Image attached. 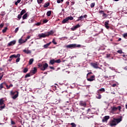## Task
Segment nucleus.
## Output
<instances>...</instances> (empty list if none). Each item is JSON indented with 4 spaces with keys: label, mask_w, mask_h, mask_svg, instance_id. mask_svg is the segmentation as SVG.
I'll return each instance as SVG.
<instances>
[{
    "label": "nucleus",
    "mask_w": 127,
    "mask_h": 127,
    "mask_svg": "<svg viewBox=\"0 0 127 127\" xmlns=\"http://www.w3.org/2000/svg\"><path fill=\"white\" fill-rule=\"evenodd\" d=\"M2 27H3V24H1L0 25V28H2Z\"/></svg>",
    "instance_id": "obj_58"
},
{
    "label": "nucleus",
    "mask_w": 127,
    "mask_h": 127,
    "mask_svg": "<svg viewBox=\"0 0 127 127\" xmlns=\"http://www.w3.org/2000/svg\"><path fill=\"white\" fill-rule=\"evenodd\" d=\"M109 119H110V116H105L102 119L103 123H107V122H108V120H109Z\"/></svg>",
    "instance_id": "obj_7"
},
{
    "label": "nucleus",
    "mask_w": 127,
    "mask_h": 127,
    "mask_svg": "<svg viewBox=\"0 0 127 127\" xmlns=\"http://www.w3.org/2000/svg\"><path fill=\"white\" fill-rule=\"evenodd\" d=\"M25 42H26V41H25V40H24L22 38H20L18 40V43H19V44H22V43H25Z\"/></svg>",
    "instance_id": "obj_16"
},
{
    "label": "nucleus",
    "mask_w": 127,
    "mask_h": 127,
    "mask_svg": "<svg viewBox=\"0 0 127 127\" xmlns=\"http://www.w3.org/2000/svg\"><path fill=\"white\" fill-rule=\"evenodd\" d=\"M36 72H37V68L36 67H35L33 69L31 70L30 73L32 74L33 75H34V74H35Z\"/></svg>",
    "instance_id": "obj_13"
},
{
    "label": "nucleus",
    "mask_w": 127,
    "mask_h": 127,
    "mask_svg": "<svg viewBox=\"0 0 127 127\" xmlns=\"http://www.w3.org/2000/svg\"><path fill=\"white\" fill-rule=\"evenodd\" d=\"M5 107V106L4 104L3 106H0V111H1L2 110V109H4Z\"/></svg>",
    "instance_id": "obj_39"
},
{
    "label": "nucleus",
    "mask_w": 127,
    "mask_h": 127,
    "mask_svg": "<svg viewBox=\"0 0 127 127\" xmlns=\"http://www.w3.org/2000/svg\"><path fill=\"white\" fill-rule=\"evenodd\" d=\"M122 122L121 118L115 119L114 118L113 120H111L109 122V126L110 127H115L119 124V123H121Z\"/></svg>",
    "instance_id": "obj_1"
},
{
    "label": "nucleus",
    "mask_w": 127,
    "mask_h": 127,
    "mask_svg": "<svg viewBox=\"0 0 127 127\" xmlns=\"http://www.w3.org/2000/svg\"><path fill=\"white\" fill-rule=\"evenodd\" d=\"M64 1V0H57V2L58 3H60L61 2H63Z\"/></svg>",
    "instance_id": "obj_41"
},
{
    "label": "nucleus",
    "mask_w": 127,
    "mask_h": 127,
    "mask_svg": "<svg viewBox=\"0 0 127 127\" xmlns=\"http://www.w3.org/2000/svg\"><path fill=\"white\" fill-rule=\"evenodd\" d=\"M18 57H20V54L12 55L9 57V58L10 59H11V58H18Z\"/></svg>",
    "instance_id": "obj_11"
},
{
    "label": "nucleus",
    "mask_w": 127,
    "mask_h": 127,
    "mask_svg": "<svg viewBox=\"0 0 127 127\" xmlns=\"http://www.w3.org/2000/svg\"><path fill=\"white\" fill-rule=\"evenodd\" d=\"M66 48H76V47H81V45L70 44L66 46Z\"/></svg>",
    "instance_id": "obj_3"
},
{
    "label": "nucleus",
    "mask_w": 127,
    "mask_h": 127,
    "mask_svg": "<svg viewBox=\"0 0 127 127\" xmlns=\"http://www.w3.org/2000/svg\"><path fill=\"white\" fill-rule=\"evenodd\" d=\"M68 20H68V18L66 17L63 20L62 22H63V23H66V22H67V21H68Z\"/></svg>",
    "instance_id": "obj_24"
},
{
    "label": "nucleus",
    "mask_w": 127,
    "mask_h": 127,
    "mask_svg": "<svg viewBox=\"0 0 127 127\" xmlns=\"http://www.w3.org/2000/svg\"><path fill=\"white\" fill-rule=\"evenodd\" d=\"M50 44H51V42H50L49 43L44 45L43 46L44 48H48V47L50 46Z\"/></svg>",
    "instance_id": "obj_17"
},
{
    "label": "nucleus",
    "mask_w": 127,
    "mask_h": 127,
    "mask_svg": "<svg viewBox=\"0 0 127 127\" xmlns=\"http://www.w3.org/2000/svg\"><path fill=\"white\" fill-rule=\"evenodd\" d=\"M3 99L1 98L0 99V105L2 106V105H4Z\"/></svg>",
    "instance_id": "obj_21"
},
{
    "label": "nucleus",
    "mask_w": 127,
    "mask_h": 127,
    "mask_svg": "<svg viewBox=\"0 0 127 127\" xmlns=\"http://www.w3.org/2000/svg\"><path fill=\"white\" fill-rule=\"evenodd\" d=\"M5 86L6 87V88L7 89H9V88L11 87H13V85L12 84H10L9 86L7 85V84H6V83H5Z\"/></svg>",
    "instance_id": "obj_26"
},
{
    "label": "nucleus",
    "mask_w": 127,
    "mask_h": 127,
    "mask_svg": "<svg viewBox=\"0 0 127 127\" xmlns=\"http://www.w3.org/2000/svg\"><path fill=\"white\" fill-rule=\"evenodd\" d=\"M29 38H30V36H28L27 38L25 39L26 42V41H27V40H28V39H29Z\"/></svg>",
    "instance_id": "obj_47"
},
{
    "label": "nucleus",
    "mask_w": 127,
    "mask_h": 127,
    "mask_svg": "<svg viewBox=\"0 0 127 127\" xmlns=\"http://www.w3.org/2000/svg\"><path fill=\"white\" fill-rule=\"evenodd\" d=\"M19 61H20V57H18L17 58L16 60V62H19Z\"/></svg>",
    "instance_id": "obj_44"
},
{
    "label": "nucleus",
    "mask_w": 127,
    "mask_h": 127,
    "mask_svg": "<svg viewBox=\"0 0 127 127\" xmlns=\"http://www.w3.org/2000/svg\"><path fill=\"white\" fill-rule=\"evenodd\" d=\"M25 12H26V11L24 9L22 10V11L20 12L21 15H23V14H24Z\"/></svg>",
    "instance_id": "obj_32"
},
{
    "label": "nucleus",
    "mask_w": 127,
    "mask_h": 127,
    "mask_svg": "<svg viewBox=\"0 0 127 127\" xmlns=\"http://www.w3.org/2000/svg\"><path fill=\"white\" fill-rule=\"evenodd\" d=\"M118 53H119V54H123V51L122 50H119L117 51Z\"/></svg>",
    "instance_id": "obj_42"
},
{
    "label": "nucleus",
    "mask_w": 127,
    "mask_h": 127,
    "mask_svg": "<svg viewBox=\"0 0 127 127\" xmlns=\"http://www.w3.org/2000/svg\"><path fill=\"white\" fill-rule=\"evenodd\" d=\"M79 105L81 107H86V106H87V104L84 101H80L79 103Z\"/></svg>",
    "instance_id": "obj_14"
},
{
    "label": "nucleus",
    "mask_w": 127,
    "mask_h": 127,
    "mask_svg": "<svg viewBox=\"0 0 127 127\" xmlns=\"http://www.w3.org/2000/svg\"><path fill=\"white\" fill-rule=\"evenodd\" d=\"M104 77L105 79H108V78H109V76H104Z\"/></svg>",
    "instance_id": "obj_62"
},
{
    "label": "nucleus",
    "mask_w": 127,
    "mask_h": 127,
    "mask_svg": "<svg viewBox=\"0 0 127 127\" xmlns=\"http://www.w3.org/2000/svg\"><path fill=\"white\" fill-rule=\"evenodd\" d=\"M97 99H102V95L101 94H97V96H96Z\"/></svg>",
    "instance_id": "obj_34"
},
{
    "label": "nucleus",
    "mask_w": 127,
    "mask_h": 127,
    "mask_svg": "<svg viewBox=\"0 0 127 127\" xmlns=\"http://www.w3.org/2000/svg\"><path fill=\"white\" fill-rule=\"evenodd\" d=\"M33 21H34V20L33 19H31L29 20V23H32V22H33Z\"/></svg>",
    "instance_id": "obj_46"
},
{
    "label": "nucleus",
    "mask_w": 127,
    "mask_h": 127,
    "mask_svg": "<svg viewBox=\"0 0 127 127\" xmlns=\"http://www.w3.org/2000/svg\"><path fill=\"white\" fill-rule=\"evenodd\" d=\"M7 27H5V28L2 30V32L3 33H5V32H6V31H7Z\"/></svg>",
    "instance_id": "obj_33"
},
{
    "label": "nucleus",
    "mask_w": 127,
    "mask_h": 127,
    "mask_svg": "<svg viewBox=\"0 0 127 127\" xmlns=\"http://www.w3.org/2000/svg\"><path fill=\"white\" fill-rule=\"evenodd\" d=\"M95 75H92L90 78H87V80L89 82H93V81H95Z\"/></svg>",
    "instance_id": "obj_8"
},
{
    "label": "nucleus",
    "mask_w": 127,
    "mask_h": 127,
    "mask_svg": "<svg viewBox=\"0 0 127 127\" xmlns=\"http://www.w3.org/2000/svg\"><path fill=\"white\" fill-rule=\"evenodd\" d=\"M55 63H58V64H59V63H61V60H60V59H58V60H55Z\"/></svg>",
    "instance_id": "obj_31"
},
{
    "label": "nucleus",
    "mask_w": 127,
    "mask_h": 127,
    "mask_svg": "<svg viewBox=\"0 0 127 127\" xmlns=\"http://www.w3.org/2000/svg\"><path fill=\"white\" fill-rule=\"evenodd\" d=\"M102 16H103L104 17H107V14H106L105 12H104Z\"/></svg>",
    "instance_id": "obj_52"
},
{
    "label": "nucleus",
    "mask_w": 127,
    "mask_h": 127,
    "mask_svg": "<svg viewBox=\"0 0 127 127\" xmlns=\"http://www.w3.org/2000/svg\"><path fill=\"white\" fill-rule=\"evenodd\" d=\"M5 85V82H3L0 84V90L3 88V85Z\"/></svg>",
    "instance_id": "obj_25"
},
{
    "label": "nucleus",
    "mask_w": 127,
    "mask_h": 127,
    "mask_svg": "<svg viewBox=\"0 0 127 127\" xmlns=\"http://www.w3.org/2000/svg\"><path fill=\"white\" fill-rule=\"evenodd\" d=\"M94 6H95V2H93V3H92L91 4H90V7H94Z\"/></svg>",
    "instance_id": "obj_45"
},
{
    "label": "nucleus",
    "mask_w": 127,
    "mask_h": 127,
    "mask_svg": "<svg viewBox=\"0 0 127 127\" xmlns=\"http://www.w3.org/2000/svg\"><path fill=\"white\" fill-rule=\"evenodd\" d=\"M20 1H21V0H17V2L18 3H19V2H20Z\"/></svg>",
    "instance_id": "obj_64"
},
{
    "label": "nucleus",
    "mask_w": 127,
    "mask_h": 127,
    "mask_svg": "<svg viewBox=\"0 0 127 127\" xmlns=\"http://www.w3.org/2000/svg\"><path fill=\"white\" fill-rule=\"evenodd\" d=\"M28 71V68H24L23 69V73H26Z\"/></svg>",
    "instance_id": "obj_37"
},
{
    "label": "nucleus",
    "mask_w": 127,
    "mask_h": 127,
    "mask_svg": "<svg viewBox=\"0 0 127 127\" xmlns=\"http://www.w3.org/2000/svg\"><path fill=\"white\" fill-rule=\"evenodd\" d=\"M74 18H73V17L72 16L67 17V19H68V20H73Z\"/></svg>",
    "instance_id": "obj_35"
},
{
    "label": "nucleus",
    "mask_w": 127,
    "mask_h": 127,
    "mask_svg": "<svg viewBox=\"0 0 127 127\" xmlns=\"http://www.w3.org/2000/svg\"><path fill=\"white\" fill-rule=\"evenodd\" d=\"M2 77H3V74L0 73V81L2 79Z\"/></svg>",
    "instance_id": "obj_48"
},
{
    "label": "nucleus",
    "mask_w": 127,
    "mask_h": 127,
    "mask_svg": "<svg viewBox=\"0 0 127 127\" xmlns=\"http://www.w3.org/2000/svg\"><path fill=\"white\" fill-rule=\"evenodd\" d=\"M17 93H18V91H10V94L12 95V96H13V95H15L16 94H17Z\"/></svg>",
    "instance_id": "obj_22"
},
{
    "label": "nucleus",
    "mask_w": 127,
    "mask_h": 127,
    "mask_svg": "<svg viewBox=\"0 0 127 127\" xmlns=\"http://www.w3.org/2000/svg\"><path fill=\"white\" fill-rule=\"evenodd\" d=\"M48 67V64L45 63L43 64V67L41 68V70L42 71H44L46 70V69H47Z\"/></svg>",
    "instance_id": "obj_9"
},
{
    "label": "nucleus",
    "mask_w": 127,
    "mask_h": 127,
    "mask_svg": "<svg viewBox=\"0 0 127 127\" xmlns=\"http://www.w3.org/2000/svg\"><path fill=\"white\" fill-rule=\"evenodd\" d=\"M116 86H117V84H112V87H115Z\"/></svg>",
    "instance_id": "obj_57"
},
{
    "label": "nucleus",
    "mask_w": 127,
    "mask_h": 127,
    "mask_svg": "<svg viewBox=\"0 0 127 127\" xmlns=\"http://www.w3.org/2000/svg\"><path fill=\"white\" fill-rule=\"evenodd\" d=\"M23 52H24V53H26V54H30V53H31V51L27 50H23Z\"/></svg>",
    "instance_id": "obj_20"
},
{
    "label": "nucleus",
    "mask_w": 127,
    "mask_h": 127,
    "mask_svg": "<svg viewBox=\"0 0 127 127\" xmlns=\"http://www.w3.org/2000/svg\"><path fill=\"white\" fill-rule=\"evenodd\" d=\"M18 29H19L18 27L16 28V29H15V31H14L15 33H16L17 32V31H18Z\"/></svg>",
    "instance_id": "obj_50"
},
{
    "label": "nucleus",
    "mask_w": 127,
    "mask_h": 127,
    "mask_svg": "<svg viewBox=\"0 0 127 127\" xmlns=\"http://www.w3.org/2000/svg\"><path fill=\"white\" fill-rule=\"evenodd\" d=\"M124 70H126V71H127V66H125L124 68Z\"/></svg>",
    "instance_id": "obj_61"
},
{
    "label": "nucleus",
    "mask_w": 127,
    "mask_h": 127,
    "mask_svg": "<svg viewBox=\"0 0 127 127\" xmlns=\"http://www.w3.org/2000/svg\"><path fill=\"white\" fill-rule=\"evenodd\" d=\"M47 34V37L50 36V35H53L54 34L55 32L53 30H51L50 32H46Z\"/></svg>",
    "instance_id": "obj_10"
},
{
    "label": "nucleus",
    "mask_w": 127,
    "mask_h": 127,
    "mask_svg": "<svg viewBox=\"0 0 127 127\" xmlns=\"http://www.w3.org/2000/svg\"><path fill=\"white\" fill-rule=\"evenodd\" d=\"M91 66L93 67V68H95V69H101L99 67V64H98V63H91L90 64Z\"/></svg>",
    "instance_id": "obj_4"
},
{
    "label": "nucleus",
    "mask_w": 127,
    "mask_h": 127,
    "mask_svg": "<svg viewBox=\"0 0 127 127\" xmlns=\"http://www.w3.org/2000/svg\"><path fill=\"white\" fill-rule=\"evenodd\" d=\"M17 97H18V92H17V93L16 94H15L14 96H13L12 97V99H13V100H15V99H16V98H17Z\"/></svg>",
    "instance_id": "obj_19"
},
{
    "label": "nucleus",
    "mask_w": 127,
    "mask_h": 127,
    "mask_svg": "<svg viewBox=\"0 0 127 127\" xmlns=\"http://www.w3.org/2000/svg\"><path fill=\"white\" fill-rule=\"evenodd\" d=\"M38 36L40 38H44L45 37H47V35L46 32L45 33L39 34L38 35Z\"/></svg>",
    "instance_id": "obj_6"
},
{
    "label": "nucleus",
    "mask_w": 127,
    "mask_h": 127,
    "mask_svg": "<svg viewBox=\"0 0 127 127\" xmlns=\"http://www.w3.org/2000/svg\"><path fill=\"white\" fill-rule=\"evenodd\" d=\"M76 28H75V27L74 26L73 27L71 28V30H72V31H74V30H76Z\"/></svg>",
    "instance_id": "obj_53"
},
{
    "label": "nucleus",
    "mask_w": 127,
    "mask_h": 127,
    "mask_svg": "<svg viewBox=\"0 0 127 127\" xmlns=\"http://www.w3.org/2000/svg\"><path fill=\"white\" fill-rule=\"evenodd\" d=\"M25 78H28V77H30V73H27L25 76Z\"/></svg>",
    "instance_id": "obj_43"
},
{
    "label": "nucleus",
    "mask_w": 127,
    "mask_h": 127,
    "mask_svg": "<svg viewBox=\"0 0 127 127\" xmlns=\"http://www.w3.org/2000/svg\"><path fill=\"white\" fill-rule=\"evenodd\" d=\"M50 3L49 2H47L44 4V7H48L49 6Z\"/></svg>",
    "instance_id": "obj_27"
},
{
    "label": "nucleus",
    "mask_w": 127,
    "mask_h": 127,
    "mask_svg": "<svg viewBox=\"0 0 127 127\" xmlns=\"http://www.w3.org/2000/svg\"><path fill=\"white\" fill-rule=\"evenodd\" d=\"M70 126H71L72 127H76V125L74 123H71Z\"/></svg>",
    "instance_id": "obj_36"
},
{
    "label": "nucleus",
    "mask_w": 127,
    "mask_h": 127,
    "mask_svg": "<svg viewBox=\"0 0 127 127\" xmlns=\"http://www.w3.org/2000/svg\"><path fill=\"white\" fill-rule=\"evenodd\" d=\"M104 12V11H103V10H101V11H99V13H101V14L102 13V14H103Z\"/></svg>",
    "instance_id": "obj_60"
},
{
    "label": "nucleus",
    "mask_w": 127,
    "mask_h": 127,
    "mask_svg": "<svg viewBox=\"0 0 127 127\" xmlns=\"http://www.w3.org/2000/svg\"><path fill=\"white\" fill-rule=\"evenodd\" d=\"M22 18L23 19H26V18H27V13L23 15Z\"/></svg>",
    "instance_id": "obj_29"
},
{
    "label": "nucleus",
    "mask_w": 127,
    "mask_h": 127,
    "mask_svg": "<svg viewBox=\"0 0 127 127\" xmlns=\"http://www.w3.org/2000/svg\"><path fill=\"white\" fill-rule=\"evenodd\" d=\"M109 22H110V21L109 20L106 21L104 24V25L107 29H109V28H110V26H109Z\"/></svg>",
    "instance_id": "obj_15"
},
{
    "label": "nucleus",
    "mask_w": 127,
    "mask_h": 127,
    "mask_svg": "<svg viewBox=\"0 0 127 127\" xmlns=\"http://www.w3.org/2000/svg\"><path fill=\"white\" fill-rule=\"evenodd\" d=\"M11 125H15V122H14L13 121H11Z\"/></svg>",
    "instance_id": "obj_56"
},
{
    "label": "nucleus",
    "mask_w": 127,
    "mask_h": 127,
    "mask_svg": "<svg viewBox=\"0 0 127 127\" xmlns=\"http://www.w3.org/2000/svg\"><path fill=\"white\" fill-rule=\"evenodd\" d=\"M21 14H19L18 15L17 18H18V19H20V18H21Z\"/></svg>",
    "instance_id": "obj_51"
},
{
    "label": "nucleus",
    "mask_w": 127,
    "mask_h": 127,
    "mask_svg": "<svg viewBox=\"0 0 127 127\" xmlns=\"http://www.w3.org/2000/svg\"><path fill=\"white\" fill-rule=\"evenodd\" d=\"M81 26V25H80L79 24H78L77 25L74 26V27L75 28V29H77V28H79V27H80Z\"/></svg>",
    "instance_id": "obj_38"
},
{
    "label": "nucleus",
    "mask_w": 127,
    "mask_h": 127,
    "mask_svg": "<svg viewBox=\"0 0 127 127\" xmlns=\"http://www.w3.org/2000/svg\"><path fill=\"white\" fill-rule=\"evenodd\" d=\"M121 110H122V107L121 106H119L118 107H116V106L111 107V113H115L118 110L119 111V112H121Z\"/></svg>",
    "instance_id": "obj_2"
},
{
    "label": "nucleus",
    "mask_w": 127,
    "mask_h": 127,
    "mask_svg": "<svg viewBox=\"0 0 127 127\" xmlns=\"http://www.w3.org/2000/svg\"><path fill=\"white\" fill-rule=\"evenodd\" d=\"M50 63L51 64V65H53L54 63H55V60L53 59L50 61Z\"/></svg>",
    "instance_id": "obj_28"
},
{
    "label": "nucleus",
    "mask_w": 127,
    "mask_h": 127,
    "mask_svg": "<svg viewBox=\"0 0 127 127\" xmlns=\"http://www.w3.org/2000/svg\"><path fill=\"white\" fill-rule=\"evenodd\" d=\"M87 15L85 14L84 15H81L80 17H78V19L77 20V21H80L81 20V21L84 20V18H87Z\"/></svg>",
    "instance_id": "obj_5"
},
{
    "label": "nucleus",
    "mask_w": 127,
    "mask_h": 127,
    "mask_svg": "<svg viewBox=\"0 0 127 127\" xmlns=\"http://www.w3.org/2000/svg\"><path fill=\"white\" fill-rule=\"evenodd\" d=\"M16 43V41L13 40L11 42H10L9 43L7 44V46H12L14 45Z\"/></svg>",
    "instance_id": "obj_12"
},
{
    "label": "nucleus",
    "mask_w": 127,
    "mask_h": 127,
    "mask_svg": "<svg viewBox=\"0 0 127 127\" xmlns=\"http://www.w3.org/2000/svg\"><path fill=\"white\" fill-rule=\"evenodd\" d=\"M52 11L51 10L47 11V16H50L51 15Z\"/></svg>",
    "instance_id": "obj_30"
},
{
    "label": "nucleus",
    "mask_w": 127,
    "mask_h": 127,
    "mask_svg": "<svg viewBox=\"0 0 127 127\" xmlns=\"http://www.w3.org/2000/svg\"><path fill=\"white\" fill-rule=\"evenodd\" d=\"M75 4V2L74 1H71V5H74Z\"/></svg>",
    "instance_id": "obj_59"
},
{
    "label": "nucleus",
    "mask_w": 127,
    "mask_h": 127,
    "mask_svg": "<svg viewBox=\"0 0 127 127\" xmlns=\"http://www.w3.org/2000/svg\"><path fill=\"white\" fill-rule=\"evenodd\" d=\"M33 61H34V60L33 59H30L29 61V65H31L33 63Z\"/></svg>",
    "instance_id": "obj_23"
},
{
    "label": "nucleus",
    "mask_w": 127,
    "mask_h": 127,
    "mask_svg": "<svg viewBox=\"0 0 127 127\" xmlns=\"http://www.w3.org/2000/svg\"><path fill=\"white\" fill-rule=\"evenodd\" d=\"M52 43H53L55 45H56V44H57V42H56V41H55V39H53Z\"/></svg>",
    "instance_id": "obj_40"
},
{
    "label": "nucleus",
    "mask_w": 127,
    "mask_h": 127,
    "mask_svg": "<svg viewBox=\"0 0 127 127\" xmlns=\"http://www.w3.org/2000/svg\"><path fill=\"white\" fill-rule=\"evenodd\" d=\"M101 92H105V88H102L98 90L97 92L98 94H101Z\"/></svg>",
    "instance_id": "obj_18"
},
{
    "label": "nucleus",
    "mask_w": 127,
    "mask_h": 127,
    "mask_svg": "<svg viewBox=\"0 0 127 127\" xmlns=\"http://www.w3.org/2000/svg\"><path fill=\"white\" fill-rule=\"evenodd\" d=\"M92 72H88L87 74V76L88 77V75H90V74H92Z\"/></svg>",
    "instance_id": "obj_63"
},
{
    "label": "nucleus",
    "mask_w": 127,
    "mask_h": 127,
    "mask_svg": "<svg viewBox=\"0 0 127 127\" xmlns=\"http://www.w3.org/2000/svg\"><path fill=\"white\" fill-rule=\"evenodd\" d=\"M123 37L124 38H126V37H127V33H125L124 34H123Z\"/></svg>",
    "instance_id": "obj_49"
},
{
    "label": "nucleus",
    "mask_w": 127,
    "mask_h": 127,
    "mask_svg": "<svg viewBox=\"0 0 127 127\" xmlns=\"http://www.w3.org/2000/svg\"><path fill=\"white\" fill-rule=\"evenodd\" d=\"M47 22H48V20L45 19L43 20V23H47Z\"/></svg>",
    "instance_id": "obj_54"
},
{
    "label": "nucleus",
    "mask_w": 127,
    "mask_h": 127,
    "mask_svg": "<svg viewBox=\"0 0 127 127\" xmlns=\"http://www.w3.org/2000/svg\"><path fill=\"white\" fill-rule=\"evenodd\" d=\"M43 1V0H38V3H41V2H42V1Z\"/></svg>",
    "instance_id": "obj_55"
}]
</instances>
